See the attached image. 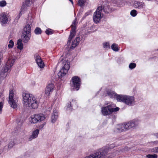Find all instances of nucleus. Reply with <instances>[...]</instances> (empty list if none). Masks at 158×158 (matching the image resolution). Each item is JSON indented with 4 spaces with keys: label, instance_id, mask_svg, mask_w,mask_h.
I'll return each instance as SVG.
<instances>
[{
    "label": "nucleus",
    "instance_id": "5",
    "mask_svg": "<svg viewBox=\"0 0 158 158\" xmlns=\"http://www.w3.org/2000/svg\"><path fill=\"white\" fill-rule=\"evenodd\" d=\"M114 104L112 103H107V106L102 107L101 112L102 114L104 116L111 114L113 112L118 111L119 108L118 107L114 108Z\"/></svg>",
    "mask_w": 158,
    "mask_h": 158
},
{
    "label": "nucleus",
    "instance_id": "39",
    "mask_svg": "<svg viewBox=\"0 0 158 158\" xmlns=\"http://www.w3.org/2000/svg\"><path fill=\"white\" fill-rule=\"evenodd\" d=\"M45 125V123H44L42 124H41L40 126H39V129L40 130L42 129L44 126Z\"/></svg>",
    "mask_w": 158,
    "mask_h": 158
},
{
    "label": "nucleus",
    "instance_id": "13",
    "mask_svg": "<svg viewBox=\"0 0 158 158\" xmlns=\"http://www.w3.org/2000/svg\"><path fill=\"white\" fill-rule=\"evenodd\" d=\"M14 92L13 90L10 89L9 91V103L10 106L13 108H16L17 107V105L15 102L13 98Z\"/></svg>",
    "mask_w": 158,
    "mask_h": 158
},
{
    "label": "nucleus",
    "instance_id": "32",
    "mask_svg": "<svg viewBox=\"0 0 158 158\" xmlns=\"http://www.w3.org/2000/svg\"><path fill=\"white\" fill-rule=\"evenodd\" d=\"M14 45V42L12 40H10L9 44H8V47L9 48H13Z\"/></svg>",
    "mask_w": 158,
    "mask_h": 158
},
{
    "label": "nucleus",
    "instance_id": "40",
    "mask_svg": "<svg viewBox=\"0 0 158 158\" xmlns=\"http://www.w3.org/2000/svg\"><path fill=\"white\" fill-rule=\"evenodd\" d=\"M72 104L73 105V103L71 104V102H69L68 103L67 107L69 108H70L72 106L71 105Z\"/></svg>",
    "mask_w": 158,
    "mask_h": 158
},
{
    "label": "nucleus",
    "instance_id": "29",
    "mask_svg": "<svg viewBox=\"0 0 158 158\" xmlns=\"http://www.w3.org/2000/svg\"><path fill=\"white\" fill-rule=\"evenodd\" d=\"M137 14V11L135 10H133L130 12L131 15L134 17L136 16Z\"/></svg>",
    "mask_w": 158,
    "mask_h": 158
},
{
    "label": "nucleus",
    "instance_id": "42",
    "mask_svg": "<svg viewBox=\"0 0 158 158\" xmlns=\"http://www.w3.org/2000/svg\"><path fill=\"white\" fill-rule=\"evenodd\" d=\"M154 151L155 152H158V147H155L154 148Z\"/></svg>",
    "mask_w": 158,
    "mask_h": 158
},
{
    "label": "nucleus",
    "instance_id": "4",
    "mask_svg": "<svg viewBox=\"0 0 158 158\" xmlns=\"http://www.w3.org/2000/svg\"><path fill=\"white\" fill-rule=\"evenodd\" d=\"M15 60V59L12 57H10L8 58L4 67L2 68L0 73V76L2 79H3L6 77L7 75L6 73L10 71L11 67L13 65Z\"/></svg>",
    "mask_w": 158,
    "mask_h": 158
},
{
    "label": "nucleus",
    "instance_id": "41",
    "mask_svg": "<svg viewBox=\"0 0 158 158\" xmlns=\"http://www.w3.org/2000/svg\"><path fill=\"white\" fill-rule=\"evenodd\" d=\"M89 14V13L88 12H86V13H85V15H84V16L83 17L82 19H85V17L88 16Z\"/></svg>",
    "mask_w": 158,
    "mask_h": 158
},
{
    "label": "nucleus",
    "instance_id": "12",
    "mask_svg": "<svg viewBox=\"0 0 158 158\" xmlns=\"http://www.w3.org/2000/svg\"><path fill=\"white\" fill-rule=\"evenodd\" d=\"M69 65L68 64L64 65L62 69L58 73V76L59 78L61 79L64 77L68 72L69 69Z\"/></svg>",
    "mask_w": 158,
    "mask_h": 158
},
{
    "label": "nucleus",
    "instance_id": "44",
    "mask_svg": "<svg viewBox=\"0 0 158 158\" xmlns=\"http://www.w3.org/2000/svg\"><path fill=\"white\" fill-rule=\"evenodd\" d=\"M72 102H73V103H74V102H73V101H72Z\"/></svg>",
    "mask_w": 158,
    "mask_h": 158
},
{
    "label": "nucleus",
    "instance_id": "46",
    "mask_svg": "<svg viewBox=\"0 0 158 158\" xmlns=\"http://www.w3.org/2000/svg\"><path fill=\"white\" fill-rule=\"evenodd\" d=\"M157 50L158 51V49Z\"/></svg>",
    "mask_w": 158,
    "mask_h": 158
},
{
    "label": "nucleus",
    "instance_id": "28",
    "mask_svg": "<svg viewBox=\"0 0 158 158\" xmlns=\"http://www.w3.org/2000/svg\"><path fill=\"white\" fill-rule=\"evenodd\" d=\"M34 31L35 34L36 35H39L41 33L42 31L40 28L37 27L35 30Z\"/></svg>",
    "mask_w": 158,
    "mask_h": 158
},
{
    "label": "nucleus",
    "instance_id": "34",
    "mask_svg": "<svg viewBox=\"0 0 158 158\" xmlns=\"http://www.w3.org/2000/svg\"><path fill=\"white\" fill-rule=\"evenodd\" d=\"M147 157L148 158H157V156L156 154H148L147 155Z\"/></svg>",
    "mask_w": 158,
    "mask_h": 158
},
{
    "label": "nucleus",
    "instance_id": "30",
    "mask_svg": "<svg viewBox=\"0 0 158 158\" xmlns=\"http://www.w3.org/2000/svg\"><path fill=\"white\" fill-rule=\"evenodd\" d=\"M78 5L81 7H82L85 5V1L84 0H79L78 2Z\"/></svg>",
    "mask_w": 158,
    "mask_h": 158
},
{
    "label": "nucleus",
    "instance_id": "11",
    "mask_svg": "<svg viewBox=\"0 0 158 158\" xmlns=\"http://www.w3.org/2000/svg\"><path fill=\"white\" fill-rule=\"evenodd\" d=\"M77 22L76 19L73 21L71 27H72L71 30L69 37L68 39L67 45L69 46L70 45L71 40L75 36L76 34V25Z\"/></svg>",
    "mask_w": 158,
    "mask_h": 158
},
{
    "label": "nucleus",
    "instance_id": "35",
    "mask_svg": "<svg viewBox=\"0 0 158 158\" xmlns=\"http://www.w3.org/2000/svg\"><path fill=\"white\" fill-rule=\"evenodd\" d=\"M122 1V0H114L113 1H111L110 2L113 4L114 3V5L115 6V5L118 3H119L120 2Z\"/></svg>",
    "mask_w": 158,
    "mask_h": 158
},
{
    "label": "nucleus",
    "instance_id": "10",
    "mask_svg": "<svg viewBox=\"0 0 158 158\" xmlns=\"http://www.w3.org/2000/svg\"><path fill=\"white\" fill-rule=\"evenodd\" d=\"M102 9V7L100 6L98 8L94 13L93 20L96 23H98L102 18L101 16Z\"/></svg>",
    "mask_w": 158,
    "mask_h": 158
},
{
    "label": "nucleus",
    "instance_id": "3",
    "mask_svg": "<svg viewBox=\"0 0 158 158\" xmlns=\"http://www.w3.org/2000/svg\"><path fill=\"white\" fill-rule=\"evenodd\" d=\"M137 125V122L134 121H132L127 123L118 124L114 128V131L115 133H121L135 127Z\"/></svg>",
    "mask_w": 158,
    "mask_h": 158
},
{
    "label": "nucleus",
    "instance_id": "9",
    "mask_svg": "<svg viewBox=\"0 0 158 158\" xmlns=\"http://www.w3.org/2000/svg\"><path fill=\"white\" fill-rule=\"evenodd\" d=\"M45 118L44 115L42 114H36L32 115L30 122L31 123H35L44 120Z\"/></svg>",
    "mask_w": 158,
    "mask_h": 158
},
{
    "label": "nucleus",
    "instance_id": "31",
    "mask_svg": "<svg viewBox=\"0 0 158 158\" xmlns=\"http://www.w3.org/2000/svg\"><path fill=\"white\" fill-rule=\"evenodd\" d=\"M136 67V64L135 63H131L129 65V68L131 69H134Z\"/></svg>",
    "mask_w": 158,
    "mask_h": 158
},
{
    "label": "nucleus",
    "instance_id": "37",
    "mask_svg": "<svg viewBox=\"0 0 158 158\" xmlns=\"http://www.w3.org/2000/svg\"><path fill=\"white\" fill-rule=\"evenodd\" d=\"M103 47L104 48H110L109 44L107 42H106L103 44Z\"/></svg>",
    "mask_w": 158,
    "mask_h": 158
},
{
    "label": "nucleus",
    "instance_id": "43",
    "mask_svg": "<svg viewBox=\"0 0 158 158\" xmlns=\"http://www.w3.org/2000/svg\"><path fill=\"white\" fill-rule=\"evenodd\" d=\"M107 158H111V157L109 156Z\"/></svg>",
    "mask_w": 158,
    "mask_h": 158
},
{
    "label": "nucleus",
    "instance_id": "15",
    "mask_svg": "<svg viewBox=\"0 0 158 158\" xmlns=\"http://www.w3.org/2000/svg\"><path fill=\"white\" fill-rule=\"evenodd\" d=\"M34 58L39 67L41 68H43L44 66V63L40 56L38 54L36 53L34 55Z\"/></svg>",
    "mask_w": 158,
    "mask_h": 158
},
{
    "label": "nucleus",
    "instance_id": "22",
    "mask_svg": "<svg viewBox=\"0 0 158 158\" xmlns=\"http://www.w3.org/2000/svg\"><path fill=\"white\" fill-rule=\"evenodd\" d=\"M58 113L57 110H56L53 111V114L52 116V123H54L55 122L58 117Z\"/></svg>",
    "mask_w": 158,
    "mask_h": 158
},
{
    "label": "nucleus",
    "instance_id": "16",
    "mask_svg": "<svg viewBox=\"0 0 158 158\" xmlns=\"http://www.w3.org/2000/svg\"><path fill=\"white\" fill-rule=\"evenodd\" d=\"M0 22L2 25L6 24L8 23V18L5 12L0 15Z\"/></svg>",
    "mask_w": 158,
    "mask_h": 158
},
{
    "label": "nucleus",
    "instance_id": "33",
    "mask_svg": "<svg viewBox=\"0 0 158 158\" xmlns=\"http://www.w3.org/2000/svg\"><path fill=\"white\" fill-rule=\"evenodd\" d=\"M6 5V2L5 0H2L0 1V6L4 7Z\"/></svg>",
    "mask_w": 158,
    "mask_h": 158
},
{
    "label": "nucleus",
    "instance_id": "8",
    "mask_svg": "<svg viewBox=\"0 0 158 158\" xmlns=\"http://www.w3.org/2000/svg\"><path fill=\"white\" fill-rule=\"evenodd\" d=\"M72 85V87L76 89V90H78L80 88L81 83V80L80 78L77 76L73 77L71 79Z\"/></svg>",
    "mask_w": 158,
    "mask_h": 158
},
{
    "label": "nucleus",
    "instance_id": "18",
    "mask_svg": "<svg viewBox=\"0 0 158 158\" xmlns=\"http://www.w3.org/2000/svg\"><path fill=\"white\" fill-rule=\"evenodd\" d=\"M31 2L30 0H26L23 3L21 9V11L24 12L26 11L27 10V8L31 5Z\"/></svg>",
    "mask_w": 158,
    "mask_h": 158
},
{
    "label": "nucleus",
    "instance_id": "20",
    "mask_svg": "<svg viewBox=\"0 0 158 158\" xmlns=\"http://www.w3.org/2000/svg\"><path fill=\"white\" fill-rule=\"evenodd\" d=\"M39 130L38 129H37L34 131L32 133V134L30 136L29 138V140L31 141L34 139L36 138L39 134Z\"/></svg>",
    "mask_w": 158,
    "mask_h": 158
},
{
    "label": "nucleus",
    "instance_id": "19",
    "mask_svg": "<svg viewBox=\"0 0 158 158\" xmlns=\"http://www.w3.org/2000/svg\"><path fill=\"white\" fill-rule=\"evenodd\" d=\"M54 88V86L53 84H48L45 89V94L48 95H49L52 92Z\"/></svg>",
    "mask_w": 158,
    "mask_h": 158
},
{
    "label": "nucleus",
    "instance_id": "38",
    "mask_svg": "<svg viewBox=\"0 0 158 158\" xmlns=\"http://www.w3.org/2000/svg\"><path fill=\"white\" fill-rule=\"evenodd\" d=\"M3 107V103L2 102H0V113L2 112Z\"/></svg>",
    "mask_w": 158,
    "mask_h": 158
},
{
    "label": "nucleus",
    "instance_id": "7",
    "mask_svg": "<svg viewBox=\"0 0 158 158\" xmlns=\"http://www.w3.org/2000/svg\"><path fill=\"white\" fill-rule=\"evenodd\" d=\"M113 4L111 2L106 1L103 4L102 6H101L102 7V10L106 13H109L111 12L114 9H113L112 6H115V5Z\"/></svg>",
    "mask_w": 158,
    "mask_h": 158
},
{
    "label": "nucleus",
    "instance_id": "45",
    "mask_svg": "<svg viewBox=\"0 0 158 158\" xmlns=\"http://www.w3.org/2000/svg\"><path fill=\"white\" fill-rule=\"evenodd\" d=\"M74 103H76V102H75V101H74Z\"/></svg>",
    "mask_w": 158,
    "mask_h": 158
},
{
    "label": "nucleus",
    "instance_id": "14",
    "mask_svg": "<svg viewBox=\"0 0 158 158\" xmlns=\"http://www.w3.org/2000/svg\"><path fill=\"white\" fill-rule=\"evenodd\" d=\"M135 102V98L132 96H125L124 103L129 106H132Z\"/></svg>",
    "mask_w": 158,
    "mask_h": 158
},
{
    "label": "nucleus",
    "instance_id": "25",
    "mask_svg": "<svg viewBox=\"0 0 158 158\" xmlns=\"http://www.w3.org/2000/svg\"><path fill=\"white\" fill-rule=\"evenodd\" d=\"M22 40L21 39H19L18 40L17 42V48L20 50H22L23 48V44L22 43Z\"/></svg>",
    "mask_w": 158,
    "mask_h": 158
},
{
    "label": "nucleus",
    "instance_id": "27",
    "mask_svg": "<svg viewBox=\"0 0 158 158\" xmlns=\"http://www.w3.org/2000/svg\"><path fill=\"white\" fill-rule=\"evenodd\" d=\"M118 45L115 44L114 43L111 46V49L114 51H119V49L118 47Z\"/></svg>",
    "mask_w": 158,
    "mask_h": 158
},
{
    "label": "nucleus",
    "instance_id": "24",
    "mask_svg": "<svg viewBox=\"0 0 158 158\" xmlns=\"http://www.w3.org/2000/svg\"><path fill=\"white\" fill-rule=\"evenodd\" d=\"M107 96L111 98H115L117 94L114 92L112 91L111 90L107 91Z\"/></svg>",
    "mask_w": 158,
    "mask_h": 158
},
{
    "label": "nucleus",
    "instance_id": "6",
    "mask_svg": "<svg viewBox=\"0 0 158 158\" xmlns=\"http://www.w3.org/2000/svg\"><path fill=\"white\" fill-rule=\"evenodd\" d=\"M31 23H26L25 26L23 29V33L22 35V40L24 43H27L29 40L31 34Z\"/></svg>",
    "mask_w": 158,
    "mask_h": 158
},
{
    "label": "nucleus",
    "instance_id": "17",
    "mask_svg": "<svg viewBox=\"0 0 158 158\" xmlns=\"http://www.w3.org/2000/svg\"><path fill=\"white\" fill-rule=\"evenodd\" d=\"M133 5L135 8L139 9H143L145 6V4L143 2L138 1H135Z\"/></svg>",
    "mask_w": 158,
    "mask_h": 158
},
{
    "label": "nucleus",
    "instance_id": "21",
    "mask_svg": "<svg viewBox=\"0 0 158 158\" xmlns=\"http://www.w3.org/2000/svg\"><path fill=\"white\" fill-rule=\"evenodd\" d=\"M80 41L79 37H77L76 39L72 42L71 46L70 47L71 49L75 48L79 44V42Z\"/></svg>",
    "mask_w": 158,
    "mask_h": 158
},
{
    "label": "nucleus",
    "instance_id": "36",
    "mask_svg": "<svg viewBox=\"0 0 158 158\" xmlns=\"http://www.w3.org/2000/svg\"><path fill=\"white\" fill-rule=\"evenodd\" d=\"M45 33L47 34L48 35H51L53 33L52 30L50 29H47L45 31Z\"/></svg>",
    "mask_w": 158,
    "mask_h": 158
},
{
    "label": "nucleus",
    "instance_id": "2",
    "mask_svg": "<svg viewBox=\"0 0 158 158\" xmlns=\"http://www.w3.org/2000/svg\"><path fill=\"white\" fill-rule=\"evenodd\" d=\"M111 149L109 147H104L98 150L96 153L86 156L85 158H104L106 155L110 154V156L114 157L116 155L115 152H110Z\"/></svg>",
    "mask_w": 158,
    "mask_h": 158
},
{
    "label": "nucleus",
    "instance_id": "26",
    "mask_svg": "<svg viewBox=\"0 0 158 158\" xmlns=\"http://www.w3.org/2000/svg\"><path fill=\"white\" fill-rule=\"evenodd\" d=\"M10 140L8 144V147L9 148H12L15 144V139H14L13 137V139H11Z\"/></svg>",
    "mask_w": 158,
    "mask_h": 158
},
{
    "label": "nucleus",
    "instance_id": "1",
    "mask_svg": "<svg viewBox=\"0 0 158 158\" xmlns=\"http://www.w3.org/2000/svg\"><path fill=\"white\" fill-rule=\"evenodd\" d=\"M24 105L30 109H36L38 106V102L35 97L32 94L28 93L23 94Z\"/></svg>",
    "mask_w": 158,
    "mask_h": 158
},
{
    "label": "nucleus",
    "instance_id": "23",
    "mask_svg": "<svg viewBox=\"0 0 158 158\" xmlns=\"http://www.w3.org/2000/svg\"><path fill=\"white\" fill-rule=\"evenodd\" d=\"M125 96L121 94L118 95L117 94L115 98L118 101L124 102Z\"/></svg>",
    "mask_w": 158,
    "mask_h": 158
}]
</instances>
